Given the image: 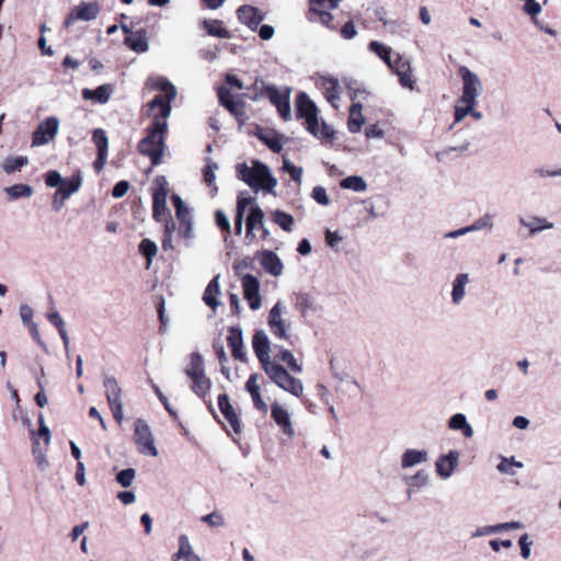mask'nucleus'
Returning a JSON list of instances; mask_svg holds the SVG:
<instances>
[{"label": "nucleus", "instance_id": "28", "mask_svg": "<svg viewBox=\"0 0 561 561\" xmlns=\"http://www.w3.org/2000/svg\"><path fill=\"white\" fill-rule=\"evenodd\" d=\"M271 416L285 434L293 433V426L290 423L289 414L278 403L272 404Z\"/></svg>", "mask_w": 561, "mask_h": 561}, {"label": "nucleus", "instance_id": "5", "mask_svg": "<svg viewBox=\"0 0 561 561\" xmlns=\"http://www.w3.org/2000/svg\"><path fill=\"white\" fill-rule=\"evenodd\" d=\"M263 370L270 380L284 391H287L295 397H300L302 394L304 386L301 380L293 377L279 363L274 362Z\"/></svg>", "mask_w": 561, "mask_h": 561}, {"label": "nucleus", "instance_id": "35", "mask_svg": "<svg viewBox=\"0 0 561 561\" xmlns=\"http://www.w3.org/2000/svg\"><path fill=\"white\" fill-rule=\"evenodd\" d=\"M203 27L208 35L218 38H230V32L224 26V22L217 19L204 20Z\"/></svg>", "mask_w": 561, "mask_h": 561}, {"label": "nucleus", "instance_id": "37", "mask_svg": "<svg viewBox=\"0 0 561 561\" xmlns=\"http://www.w3.org/2000/svg\"><path fill=\"white\" fill-rule=\"evenodd\" d=\"M275 362L280 360L286 363L289 370L296 374H300L302 371V367L297 363V359L293 355V353L286 348L279 347L277 353L275 354Z\"/></svg>", "mask_w": 561, "mask_h": 561}, {"label": "nucleus", "instance_id": "23", "mask_svg": "<svg viewBox=\"0 0 561 561\" xmlns=\"http://www.w3.org/2000/svg\"><path fill=\"white\" fill-rule=\"evenodd\" d=\"M399 77V81L402 87L414 89L415 81L412 78V69L410 61L401 56H397L392 67H390Z\"/></svg>", "mask_w": 561, "mask_h": 561}, {"label": "nucleus", "instance_id": "56", "mask_svg": "<svg viewBox=\"0 0 561 561\" xmlns=\"http://www.w3.org/2000/svg\"><path fill=\"white\" fill-rule=\"evenodd\" d=\"M283 169L287 171L291 178L293 181L296 183L301 182L302 176V169L299 167H296L294 163H291L288 159L283 160Z\"/></svg>", "mask_w": 561, "mask_h": 561}, {"label": "nucleus", "instance_id": "55", "mask_svg": "<svg viewBox=\"0 0 561 561\" xmlns=\"http://www.w3.org/2000/svg\"><path fill=\"white\" fill-rule=\"evenodd\" d=\"M513 467L522 468L523 463L516 461L514 457H512L511 459L502 458L501 462L497 465L496 468L501 473L514 474L515 472L513 470Z\"/></svg>", "mask_w": 561, "mask_h": 561}, {"label": "nucleus", "instance_id": "40", "mask_svg": "<svg viewBox=\"0 0 561 561\" xmlns=\"http://www.w3.org/2000/svg\"><path fill=\"white\" fill-rule=\"evenodd\" d=\"M449 427L451 430H460L467 438L473 435L472 427L468 424L466 416L461 413H457L450 417Z\"/></svg>", "mask_w": 561, "mask_h": 561}, {"label": "nucleus", "instance_id": "13", "mask_svg": "<svg viewBox=\"0 0 561 561\" xmlns=\"http://www.w3.org/2000/svg\"><path fill=\"white\" fill-rule=\"evenodd\" d=\"M459 75L463 81L461 103H476L478 88L480 87L479 78L476 73L462 66L459 68Z\"/></svg>", "mask_w": 561, "mask_h": 561}, {"label": "nucleus", "instance_id": "29", "mask_svg": "<svg viewBox=\"0 0 561 561\" xmlns=\"http://www.w3.org/2000/svg\"><path fill=\"white\" fill-rule=\"evenodd\" d=\"M362 110H363V106L359 102L352 103V105L350 107L347 128H348V131L352 134L359 133L362 129V126L365 123Z\"/></svg>", "mask_w": 561, "mask_h": 561}, {"label": "nucleus", "instance_id": "21", "mask_svg": "<svg viewBox=\"0 0 561 561\" xmlns=\"http://www.w3.org/2000/svg\"><path fill=\"white\" fill-rule=\"evenodd\" d=\"M188 379L191 381L190 387H191L192 391L196 396L202 398L205 402H207L209 411L214 413V408L211 405V401L207 400V398L209 397L211 385H213L209 377H207L204 371V373L197 374L196 377H190Z\"/></svg>", "mask_w": 561, "mask_h": 561}, {"label": "nucleus", "instance_id": "18", "mask_svg": "<svg viewBox=\"0 0 561 561\" xmlns=\"http://www.w3.org/2000/svg\"><path fill=\"white\" fill-rule=\"evenodd\" d=\"M217 401L218 408L226 421L229 423L236 434H240L241 422L233 405L230 403L229 396L227 393H221L218 396Z\"/></svg>", "mask_w": 561, "mask_h": 561}, {"label": "nucleus", "instance_id": "39", "mask_svg": "<svg viewBox=\"0 0 561 561\" xmlns=\"http://www.w3.org/2000/svg\"><path fill=\"white\" fill-rule=\"evenodd\" d=\"M260 140L266 145L273 152L279 153L283 149V135L276 131L270 134H262L259 136Z\"/></svg>", "mask_w": 561, "mask_h": 561}, {"label": "nucleus", "instance_id": "45", "mask_svg": "<svg viewBox=\"0 0 561 561\" xmlns=\"http://www.w3.org/2000/svg\"><path fill=\"white\" fill-rule=\"evenodd\" d=\"M273 221L278 225L283 230L285 231H291L293 225H294V218L291 215L283 211V210H275L272 214Z\"/></svg>", "mask_w": 561, "mask_h": 561}, {"label": "nucleus", "instance_id": "32", "mask_svg": "<svg viewBox=\"0 0 561 561\" xmlns=\"http://www.w3.org/2000/svg\"><path fill=\"white\" fill-rule=\"evenodd\" d=\"M147 85L153 90L164 92L165 95L158 94L157 96H162L164 102L170 105V101L174 94V88L170 81L164 78H149L147 80Z\"/></svg>", "mask_w": 561, "mask_h": 561}, {"label": "nucleus", "instance_id": "33", "mask_svg": "<svg viewBox=\"0 0 561 561\" xmlns=\"http://www.w3.org/2000/svg\"><path fill=\"white\" fill-rule=\"evenodd\" d=\"M3 192L8 196V199L13 202L20 198H30L33 195L34 190L28 184L19 183L4 187Z\"/></svg>", "mask_w": 561, "mask_h": 561}, {"label": "nucleus", "instance_id": "27", "mask_svg": "<svg viewBox=\"0 0 561 561\" xmlns=\"http://www.w3.org/2000/svg\"><path fill=\"white\" fill-rule=\"evenodd\" d=\"M262 267L273 276H279L283 273V263L278 255L273 251H264L261 259Z\"/></svg>", "mask_w": 561, "mask_h": 561}, {"label": "nucleus", "instance_id": "1", "mask_svg": "<svg viewBox=\"0 0 561 561\" xmlns=\"http://www.w3.org/2000/svg\"><path fill=\"white\" fill-rule=\"evenodd\" d=\"M172 112L171 105L162 96H154L149 103V114L153 122L148 135L140 140V153L150 157L153 164H158L163 149V136L168 127V118Z\"/></svg>", "mask_w": 561, "mask_h": 561}, {"label": "nucleus", "instance_id": "30", "mask_svg": "<svg viewBox=\"0 0 561 561\" xmlns=\"http://www.w3.org/2000/svg\"><path fill=\"white\" fill-rule=\"evenodd\" d=\"M125 44L136 53H145L149 49L148 39L144 31L129 33L125 38Z\"/></svg>", "mask_w": 561, "mask_h": 561}, {"label": "nucleus", "instance_id": "22", "mask_svg": "<svg viewBox=\"0 0 561 561\" xmlns=\"http://www.w3.org/2000/svg\"><path fill=\"white\" fill-rule=\"evenodd\" d=\"M178 234L188 239L192 237V214L185 203L178 196Z\"/></svg>", "mask_w": 561, "mask_h": 561}, {"label": "nucleus", "instance_id": "34", "mask_svg": "<svg viewBox=\"0 0 561 561\" xmlns=\"http://www.w3.org/2000/svg\"><path fill=\"white\" fill-rule=\"evenodd\" d=\"M111 87L103 84L98 87L95 90L83 89L82 96L84 100H93L100 104L106 103L111 98Z\"/></svg>", "mask_w": 561, "mask_h": 561}, {"label": "nucleus", "instance_id": "6", "mask_svg": "<svg viewBox=\"0 0 561 561\" xmlns=\"http://www.w3.org/2000/svg\"><path fill=\"white\" fill-rule=\"evenodd\" d=\"M341 0H309L308 20L310 22L319 21L323 26L331 31H337L340 24L334 22V16L329 10L336 9Z\"/></svg>", "mask_w": 561, "mask_h": 561}, {"label": "nucleus", "instance_id": "20", "mask_svg": "<svg viewBox=\"0 0 561 561\" xmlns=\"http://www.w3.org/2000/svg\"><path fill=\"white\" fill-rule=\"evenodd\" d=\"M238 20L247 25L250 30L256 31L261 22L264 20V14L255 7L243 4L237 10Z\"/></svg>", "mask_w": 561, "mask_h": 561}, {"label": "nucleus", "instance_id": "46", "mask_svg": "<svg viewBox=\"0 0 561 561\" xmlns=\"http://www.w3.org/2000/svg\"><path fill=\"white\" fill-rule=\"evenodd\" d=\"M93 142L98 147V153L101 152V156L107 154L108 152V138L106 133L102 128H96L93 131L92 136Z\"/></svg>", "mask_w": 561, "mask_h": 561}, {"label": "nucleus", "instance_id": "54", "mask_svg": "<svg viewBox=\"0 0 561 561\" xmlns=\"http://www.w3.org/2000/svg\"><path fill=\"white\" fill-rule=\"evenodd\" d=\"M295 306L302 314L313 309L311 297L304 293L296 295Z\"/></svg>", "mask_w": 561, "mask_h": 561}, {"label": "nucleus", "instance_id": "38", "mask_svg": "<svg viewBox=\"0 0 561 561\" xmlns=\"http://www.w3.org/2000/svg\"><path fill=\"white\" fill-rule=\"evenodd\" d=\"M205 371L204 358L198 352L190 355V362L185 367V374L190 377H196L197 374Z\"/></svg>", "mask_w": 561, "mask_h": 561}, {"label": "nucleus", "instance_id": "50", "mask_svg": "<svg viewBox=\"0 0 561 561\" xmlns=\"http://www.w3.org/2000/svg\"><path fill=\"white\" fill-rule=\"evenodd\" d=\"M45 184L48 187H60L68 181V179H64L58 171L50 170L45 173Z\"/></svg>", "mask_w": 561, "mask_h": 561}, {"label": "nucleus", "instance_id": "64", "mask_svg": "<svg viewBox=\"0 0 561 561\" xmlns=\"http://www.w3.org/2000/svg\"><path fill=\"white\" fill-rule=\"evenodd\" d=\"M33 309L28 305H22L20 307V317L24 324L30 325V323H35L33 321Z\"/></svg>", "mask_w": 561, "mask_h": 561}, {"label": "nucleus", "instance_id": "16", "mask_svg": "<svg viewBox=\"0 0 561 561\" xmlns=\"http://www.w3.org/2000/svg\"><path fill=\"white\" fill-rule=\"evenodd\" d=\"M244 299L252 310L261 307L260 282L252 274H245L241 278Z\"/></svg>", "mask_w": 561, "mask_h": 561}, {"label": "nucleus", "instance_id": "49", "mask_svg": "<svg viewBox=\"0 0 561 561\" xmlns=\"http://www.w3.org/2000/svg\"><path fill=\"white\" fill-rule=\"evenodd\" d=\"M341 186L343 188L353 190L355 192H363L366 190L367 185L363 178L357 175H351L341 181Z\"/></svg>", "mask_w": 561, "mask_h": 561}, {"label": "nucleus", "instance_id": "57", "mask_svg": "<svg viewBox=\"0 0 561 561\" xmlns=\"http://www.w3.org/2000/svg\"><path fill=\"white\" fill-rule=\"evenodd\" d=\"M32 450L37 466L42 470H45L48 467V461L46 459L44 451L39 447L38 439L34 438Z\"/></svg>", "mask_w": 561, "mask_h": 561}, {"label": "nucleus", "instance_id": "15", "mask_svg": "<svg viewBox=\"0 0 561 561\" xmlns=\"http://www.w3.org/2000/svg\"><path fill=\"white\" fill-rule=\"evenodd\" d=\"M100 12L99 4L95 2H82L79 5L75 7L70 14L64 22L65 27H69L73 22L81 21H92L98 18Z\"/></svg>", "mask_w": 561, "mask_h": 561}, {"label": "nucleus", "instance_id": "31", "mask_svg": "<svg viewBox=\"0 0 561 561\" xmlns=\"http://www.w3.org/2000/svg\"><path fill=\"white\" fill-rule=\"evenodd\" d=\"M220 295V287H219V276H215L207 285L204 295L203 300L204 302L210 307L213 310H215L219 301L217 297Z\"/></svg>", "mask_w": 561, "mask_h": 561}, {"label": "nucleus", "instance_id": "4", "mask_svg": "<svg viewBox=\"0 0 561 561\" xmlns=\"http://www.w3.org/2000/svg\"><path fill=\"white\" fill-rule=\"evenodd\" d=\"M254 94L250 96L251 100L257 101L260 98H266L276 108L279 116L285 121L291 119L289 96L290 90L287 89L284 92H280L276 85L273 84H264V81L260 78H256L252 88Z\"/></svg>", "mask_w": 561, "mask_h": 561}, {"label": "nucleus", "instance_id": "43", "mask_svg": "<svg viewBox=\"0 0 561 561\" xmlns=\"http://www.w3.org/2000/svg\"><path fill=\"white\" fill-rule=\"evenodd\" d=\"M468 282H469V278H468L467 274H458L457 275V277L454 282L453 291H451L453 301L455 304H458L463 298L465 286L467 285Z\"/></svg>", "mask_w": 561, "mask_h": 561}, {"label": "nucleus", "instance_id": "9", "mask_svg": "<svg viewBox=\"0 0 561 561\" xmlns=\"http://www.w3.org/2000/svg\"><path fill=\"white\" fill-rule=\"evenodd\" d=\"M134 442L140 454L152 457L158 455L150 426L142 419L135 421Z\"/></svg>", "mask_w": 561, "mask_h": 561}, {"label": "nucleus", "instance_id": "11", "mask_svg": "<svg viewBox=\"0 0 561 561\" xmlns=\"http://www.w3.org/2000/svg\"><path fill=\"white\" fill-rule=\"evenodd\" d=\"M217 96L221 106L237 119L243 121L245 116V103L242 100L236 99L230 89L225 85L217 88Z\"/></svg>", "mask_w": 561, "mask_h": 561}, {"label": "nucleus", "instance_id": "58", "mask_svg": "<svg viewBox=\"0 0 561 561\" xmlns=\"http://www.w3.org/2000/svg\"><path fill=\"white\" fill-rule=\"evenodd\" d=\"M158 316L161 322L159 331L160 333H165L169 325V319L165 318V301L162 297H160V301L158 305Z\"/></svg>", "mask_w": 561, "mask_h": 561}, {"label": "nucleus", "instance_id": "19", "mask_svg": "<svg viewBox=\"0 0 561 561\" xmlns=\"http://www.w3.org/2000/svg\"><path fill=\"white\" fill-rule=\"evenodd\" d=\"M227 344L234 359L247 362V353L243 350L242 330L239 327H231L228 330Z\"/></svg>", "mask_w": 561, "mask_h": 561}, {"label": "nucleus", "instance_id": "2", "mask_svg": "<svg viewBox=\"0 0 561 561\" xmlns=\"http://www.w3.org/2000/svg\"><path fill=\"white\" fill-rule=\"evenodd\" d=\"M297 119H305L306 129L316 138L324 142H331L334 139V130L327 123L319 125L318 107L307 93L300 92L295 100Z\"/></svg>", "mask_w": 561, "mask_h": 561}, {"label": "nucleus", "instance_id": "52", "mask_svg": "<svg viewBox=\"0 0 561 561\" xmlns=\"http://www.w3.org/2000/svg\"><path fill=\"white\" fill-rule=\"evenodd\" d=\"M214 352H215V355L217 357V359L219 360L220 365H221V374L226 377V378H229V368L226 367V363L228 362V357L226 355V352H225V348L222 346V344L220 343H214Z\"/></svg>", "mask_w": 561, "mask_h": 561}, {"label": "nucleus", "instance_id": "59", "mask_svg": "<svg viewBox=\"0 0 561 561\" xmlns=\"http://www.w3.org/2000/svg\"><path fill=\"white\" fill-rule=\"evenodd\" d=\"M312 198L320 205L327 206L330 203L327 191L322 186H316L312 190Z\"/></svg>", "mask_w": 561, "mask_h": 561}, {"label": "nucleus", "instance_id": "53", "mask_svg": "<svg viewBox=\"0 0 561 561\" xmlns=\"http://www.w3.org/2000/svg\"><path fill=\"white\" fill-rule=\"evenodd\" d=\"M136 477V471L133 468L124 469L119 471L116 476V481L123 488H128L133 484Z\"/></svg>", "mask_w": 561, "mask_h": 561}, {"label": "nucleus", "instance_id": "44", "mask_svg": "<svg viewBox=\"0 0 561 561\" xmlns=\"http://www.w3.org/2000/svg\"><path fill=\"white\" fill-rule=\"evenodd\" d=\"M139 252L146 257V268H149L153 257L157 255L158 247L150 239H144L139 244Z\"/></svg>", "mask_w": 561, "mask_h": 561}, {"label": "nucleus", "instance_id": "26", "mask_svg": "<svg viewBox=\"0 0 561 561\" xmlns=\"http://www.w3.org/2000/svg\"><path fill=\"white\" fill-rule=\"evenodd\" d=\"M264 213L259 206H252L250 209V214L247 218V236L251 234L255 230V222H259V226L262 227L261 239L265 240L268 237V230L265 228L264 222Z\"/></svg>", "mask_w": 561, "mask_h": 561}, {"label": "nucleus", "instance_id": "36", "mask_svg": "<svg viewBox=\"0 0 561 561\" xmlns=\"http://www.w3.org/2000/svg\"><path fill=\"white\" fill-rule=\"evenodd\" d=\"M178 560L201 561L199 557L194 553L188 538L185 535H182L179 538Z\"/></svg>", "mask_w": 561, "mask_h": 561}, {"label": "nucleus", "instance_id": "51", "mask_svg": "<svg viewBox=\"0 0 561 561\" xmlns=\"http://www.w3.org/2000/svg\"><path fill=\"white\" fill-rule=\"evenodd\" d=\"M217 168L218 165L216 162L209 158L206 159V165L203 169V179L208 186H213L215 184V170Z\"/></svg>", "mask_w": 561, "mask_h": 561}, {"label": "nucleus", "instance_id": "7", "mask_svg": "<svg viewBox=\"0 0 561 561\" xmlns=\"http://www.w3.org/2000/svg\"><path fill=\"white\" fill-rule=\"evenodd\" d=\"M168 195V180L162 175L157 176L152 185L153 218L157 221H168V219L171 217V213L167 207Z\"/></svg>", "mask_w": 561, "mask_h": 561}, {"label": "nucleus", "instance_id": "12", "mask_svg": "<svg viewBox=\"0 0 561 561\" xmlns=\"http://www.w3.org/2000/svg\"><path fill=\"white\" fill-rule=\"evenodd\" d=\"M82 185V179L80 175H72L68 179L64 185L57 188V191L53 195L51 208L55 211H59L64 206L66 201L77 193Z\"/></svg>", "mask_w": 561, "mask_h": 561}, {"label": "nucleus", "instance_id": "25", "mask_svg": "<svg viewBox=\"0 0 561 561\" xmlns=\"http://www.w3.org/2000/svg\"><path fill=\"white\" fill-rule=\"evenodd\" d=\"M459 454L457 451H449L448 455L440 456L436 461V471L443 478H448L453 473L458 463Z\"/></svg>", "mask_w": 561, "mask_h": 561}, {"label": "nucleus", "instance_id": "48", "mask_svg": "<svg viewBox=\"0 0 561 561\" xmlns=\"http://www.w3.org/2000/svg\"><path fill=\"white\" fill-rule=\"evenodd\" d=\"M369 49L378 55L389 67H392V62L390 59L391 48L385 46L383 44L373 41L368 45Z\"/></svg>", "mask_w": 561, "mask_h": 561}, {"label": "nucleus", "instance_id": "61", "mask_svg": "<svg viewBox=\"0 0 561 561\" xmlns=\"http://www.w3.org/2000/svg\"><path fill=\"white\" fill-rule=\"evenodd\" d=\"M463 106H456L455 108V122H461L469 113L472 112V107L476 103H463Z\"/></svg>", "mask_w": 561, "mask_h": 561}, {"label": "nucleus", "instance_id": "60", "mask_svg": "<svg viewBox=\"0 0 561 561\" xmlns=\"http://www.w3.org/2000/svg\"><path fill=\"white\" fill-rule=\"evenodd\" d=\"M216 225L225 232L230 233V222L222 210L215 213Z\"/></svg>", "mask_w": 561, "mask_h": 561}, {"label": "nucleus", "instance_id": "3", "mask_svg": "<svg viewBox=\"0 0 561 561\" xmlns=\"http://www.w3.org/2000/svg\"><path fill=\"white\" fill-rule=\"evenodd\" d=\"M237 174L241 181L247 183L254 191L264 190L268 193H273L277 184L268 167L260 161H253L252 167H248L245 163L238 164Z\"/></svg>", "mask_w": 561, "mask_h": 561}, {"label": "nucleus", "instance_id": "10", "mask_svg": "<svg viewBox=\"0 0 561 561\" xmlns=\"http://www.w3.org/2000/svg\"><path fill=\"white\" fill-rule=\"evenodd\" d=\"M58 130L59 119L56 116L47 117L35 129L32 146L38 147L49 144L56 137Z\"/></svg>", "mask_w": 561, "mask_h": 561}, {"label": "nucleus", "instance_id": "63", "mask_svg": "<svg viewBox=\"0 0 561 561\" xmlns=\"http://www.w3.org/2000/svg\"><path fill=\"white\" fill-rule=\"evenodd\" d=\"M202 520L213 527L224 525V517L217 512H213L203 516Z\"/></svg>", "mask_w": 561, "mask_h": 561}, {"label": "nucleus", "instance_id": "24", "mask_svg": "<svg viewBox=\"0 0 561 561\" xmlns=\"http://www.w3.org/2000/svg\"><path fill=\"white\" fill-rule=\"evenodd\" d=\"M268 325L271 332L279 339L287 340L288 335L286 333V323L282 319V305L280 302H276L273 308L270 310L268 314Z\"/></svg>", "mask_w": 561, "mask_h": 561}, {"label": "nucleus", "instance_id": "62", "mask_svg": "<svg viewBox=\"0 0 561 561\" xmlns=\"http://www.w3.org/2000/svg\"><path fill=\"white\" fill-rule=\"evenodd\" d=\"M340 34L344 39H352L357 34L353 21L346 22L341 28Z\"/></svg>", "mask_w": 561, "mask_h": 561}, {"label": "nucleus", "instance_id": "47", "mask_svg": "<svg viewBox=\"0 0 561 561\" xmlns=\"http://www.w3.org/2000/svg\"><path fill=\"white\" fill-rule=\"evenodd\" d=\"M325 99L333 107H337L336 101L340 99L339 82L336 79H329L325 83L324 91Z\"/></svg>", "mask_w": 561, "mask_h": 561}, {"label": "nucleus", "instance_id": "14", "mask_svg": "<svg viewBox=\"0 0 561 561\" xmlns=\"http://www.w3.org/2000/svg\"><path fill=\"white\" fill-rule=\"evenodd\" d=\"M252 347L262 369L275 362L271 359V343L263 330L255 331L253 334Z\"/></svg>", "mask_w": 561, "mask_h": 561}, {"label": "nucleus", "instance_id": "17", "mask_svg": "<svg viewBox=\"0 0 561 561\" xmlns=\"http://www.w3.org/2000/svg\"><path fill=\"white\" fill-rule=\"evenodd\" d=\"M262 379V376H260L257 373H252L248 380L245 381L244 389L250 394L253 407L266 414L268 411L267 404L264 402L262 394H261V386L259 383V380Z\"/></svg>", "mask_w": 561, "mask_h": 561}, {"label": "nucleus", "instance_id": "41", "mask_svg": "<svg viewBox=\"0 0 561 561\" xmlns=\"http://www.w3.org/2000/svg\"><path fill=\"white\" fill-rule=\"evenodd\" d=\"M26 164H28L27 157H22V156L11 157L10 156L3 160L1 168L5 173L10 174V173L20 171V169Z\"/></svg>", "mask_w": 561, "mask_h": 561}, {"label": "nucleus", "instance_id": "8", "mask_svg": "<svg viewBox=\"0 0 561 561\" xmlns=\"http://www.w3.org/2000/svg\"><path fill=\"white\" fill-rule=\"evenodd\" d=\"M103 386L105 389V397L113 413V417L118 424H121L124 420L122 388L119 387L116 378L112 376L104 377Z\"/></svg>", "mask_w": 561, "mask_h": 561}, {"label": "nucleus", "instance_id": "42", "mask_svg": "<svg viewBox=\"0 0 561 561\" xmlns=\"http://www.w3.org/2000/svg\"><path fill=\"white\" fill-rule=\"evenodd\" d=\"M426 460V453L416 450V449H408L402 456V467L408 468L414 465H417L422 461Z\"/></svg>", "mask_w": 561, "mask_h": 561}]
</instances>
